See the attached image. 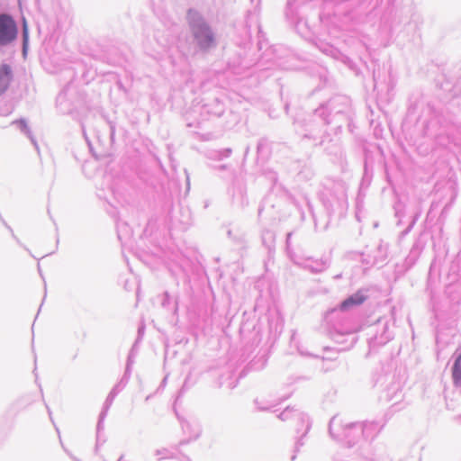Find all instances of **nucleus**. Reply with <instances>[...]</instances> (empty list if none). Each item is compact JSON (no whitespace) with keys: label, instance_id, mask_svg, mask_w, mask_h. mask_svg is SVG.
<instances>
[{"label":"nucleus","instance_id":"4","mask_svg":"<svg viewBox=\"0 0 461 461\" xmlns=\"http://www.w3.org/2000/svg\"><path fill=\"white\" fill-rule=\"evenodd\" d=\"M11 78V68L7 64L0 67V95L4 93L9 84Z\"/></svg>","mask_w":461,"mask_h":461},{"label":"nucleus","instance_id":"6","mask_svg":"<svg viewBox=\"0 0 461 461\" xmlns=\"http://www.w3.org/2000/svg\"><path fill=\"white\" fill-rule=\"evenodd\" d=\"M23 50L26 49L28 44V38H29V32H28V25L25 20H23Z\"/></svg>","mask_w":461,"mask_h":461},{"label":"nucleus","instance_id":"1","mask_svg":"<svg viewBox=\"0 0 461 461\" xmlns=\"http://www.w3.org/2000/svg\"><path fill=\"white\" fill-rule=\"evenodd\" d=\"M189 16L191 19L192 32L197 44L203 49H207L212 46L214 39L209 26L200 16L197 15L196 13L190 12Z\"/></svg>","mask_w":461,"mask_h":461},{"label":"nucleus","instance_id":"2","mask_svg":"<svg viewBox=\"0 0 461 461\" xmlns=\"http://www.w3.org/2000/svg\"><path fill=\"white\" fill-rule=\"evenodd\" d=\"M18 34L15 21L8 14H0V45L12 43Z\"/></svg>","mask_w":461,"mask_h":461},{"label":"nucleus","instance_id":"5","mask_svg":"<svg viewBox=\"0 0 461 461\" xmlns=\"http://www.w3.org/2000/svg\"><path fill=\"white\" fill-rule=\"evenodd\" d=\"M453 378L456 383L461 381V354L455 361L453 366Z\"/></svg>","mask_w":461,"mask_h":461},{"label":"nucleus","instance_id":"3","mask_svg":"<svg viewBox=\"0 0 461 461\" xmlns=\"http://www.w3.org/2000/svg\"><path fill=\"white\" fill-rule=\"evenodd\" d=\"M366 296L363 293L357 292L353 295L349 296L348 298H347L346 300H344L339 305V310L343 312L348 311L352 307L362 304L366 301Z\"/></svg>","mask_w":461,"mask_h":461}]
</instances>
